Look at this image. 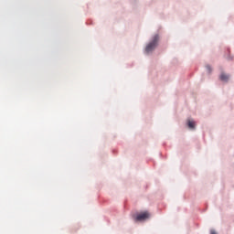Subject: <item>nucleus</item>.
Wrapping results in <instances>:
<instances>
[{
    "label": "nucleus",
    "mask_w": 234,
    "mask_h": 234,
    "mask_svg": "<svg viewBox=\"0 0 234 234\" xmlns=\"http://www.w3.org/2000/svg\"><path fill=\"white\" fill-rule=\"evenodd\" d=\"M160 39V37L158 35L154 36L151 42H149L145 48L146 54H150L156 47H158V41Z\"/></svg>",
    "instance_id": "f257e3e1"
},
{
    "label": "nucleus",
    "mask_w": 234,
    "mask_h": 234,
    "mask_svg": "<svg viewBox=\"0 0 234 234\" xmlns=\"http://www.w3.org/2000/svg\"><path fill=\"white\" fill-rule=\"evenodd\" d=\"M150 217L151 214L147 211H144L137 214V216L135 217V220L137 222H144V220H147V218H150Z\"/></svg>",
    "instance_id": "f03ea898"
},
{
    "label": "nucleus",
    "mask_w": 234,
    "mask_h": 234,
    "mask_svg": "<svg viewBox=\"0 0 234 234\" xmlns=\"http://www.w3.org/2000/svg\"><path fill=\"white\" fill-rule=\"evenodd\" d=\"M219 78H220L221 81H228V80H229V75H226L225 73H221Z\"/></svg>",
    "instance_id": "7ed1b4c3"
},
{
    "label": "nucleus",
    "mask_w": 234,
    "mask_h": 234,
    "mask_svg": "<svg viewBox=\"0 0 234 234\" xmlns=\"http://www.w3.org/2000/svg\"><path fill=\"white\" fill-rule=\"evenodd\" d=\"M187 125H188L189 129H195L196 123L194 121L189 120L187 122Z\"/></svg>",
    "instance_id": "20e7f679"
},
{
    "label": "nucleus",
    "mask_w": 234,
    "mask_h": 234,
    "mask_svg": "<svg viewBox=\"0 0 234 234\" xmlns=\"http://www.w3.org/2000/svg\"><path fill=\"white\" fill-rule=\"evenodd\" d=\"M207 69L208 70L209 73H211V66L207 65Z\"/></svg>",
    "instance_id": "39448f33"
}]
</instances>
